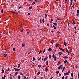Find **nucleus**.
I'll return each mask as SVG.
<instances>
[{"instance_id": "58", "label": "nucleus", "mask_w": 79, "mask_h": 79, "mask_svg": "<svg viewBox=\"0 0 79 79\" xmlns=\"http://www.w3.org/2000/svg\"><path fill=\"white\" fill-rule=\"evenodd\" d=\"M40 23H42V20H40Z\"/></svg>"}, {"instance_id": "33", "label": "nucleus", "mask_w": 79, "mask_h": 79, "mask_svg": "<svg viewBox=\"0 0 79 79\" xmlns=\"http://www.w3.org/2000/svg\"><path fill=\"white\" fill-rule=\"evenodd\" d=\"M45 49H44V51H43V53H45Z\"/></svg>"}, {"instance_id": "64", "label": "nucleus", "mask_w": 79, "mask_h": 79, "mask_svg": "<svg viewBox=\"0 0 79 79\" xmlns=\"http://www.w3.org/2000/svg\"><path fill=\"white\" fill-rule=\"evenodd\" d=\"M12 76V74H10V76Z\"/></svg>"}, {"instance_id": "19", "label": "nucleus", "mask_w": 79, "mask_h": 79, "mask_svg": "<svg viewBox=\"0 0 79 79\" xmlns=\"http://www.w3.org/2000/svg\"><path fill=\"white\" fill-rule=\"evenodd\" d=\"M59 71L58 70L57 71H56V73L57 74H58V73H59Z\"/></svg>"}, {"instance_id": "1", "label": "nucleus", "mask_w": 79, "mask_h": 79, "mask_svg": "<svg viewBox=\"0 0 79 79\" xmlns=\"http://www.w3.org/2000/svg\"><path fill=\"white\" fill-rule=\"evenodd\" d=\"M52 57L53 58H54V60H56V58H57V57H56V56H55V55L54 54H53V56H52Z\"/></svg>"}, {"instance_id": "24", "label": "nucleus", "mask_w": 79, "mask_h": 79, "mask_svg": "<svg viewBox=\"0 0 79 79\" xmlns=\"http://www.w3.org/2000/svg\"><path fill=\"white\" fill-rule=\"evenodd\" d=\"M22 6H20L19 7H18V10H19V9H20V8H22Z\"/></svg>"}, {"instance_id": "44", "label": "nucleus", "mask_w": 79, "mask_h": 79, "mask_svg": "<svg viewBox=\"0 0 79 79\" xmlns=\"http://www.w3.org/2000/svg\"><path fill=\"white\" fill-rule=\"evenodd\" d=\"M8 71H10V69L9 68H8L7 69Z\"/></svg>"}, {"instance_id": "55", "label": "nucleus", "mask_w": 79, "mask_h": 79, "mask_svg": "<svg viewBox=\"0 0 79 79\" xmlns=\"http://www.w3.org/2000/svg\"><path fill=\"white\" fill-rule=\"evenodd\" d=\"M76 16H79V14H77Z\"/></svg>"}, {"instance_id": "50", "label": "nucleus", "mask_w": 79, "mask_h": 79, "mask_svg": "<svg viewBox=\"0 0 79 79\" xmlns=\"http://www.w3.org/2000/svg\"><path fill=\"white\" fill-rule=\"evenodd\" d=\"M51 21H53V19H51Z\"/></svg>"}, {"instance_id": "45", "label": "nucleus", "mask_w": 79, "mask_h": 79, "mask_svg": "<svg viewBox=\"0 0 79 79\" xmlns=\"http://www.w3.org/2000/svg\"><path fill=\"white\" fill-rule=\"evenodd\" d=\"M62 79H64V76H63Z\"/></svg>"}, {"instance_id": "10", "label": "nucleus", "mask_w": 79, "mask_h": 79, "mask_svg": "<svg viewBox=\"0 0 79 79\" xmlns=\"http://www.w3.org/2000/svg\"><path fill=\"white\" fill-rule=\"evenodd\" d=\"M5 77H6V76H5V75H4V77H2V79H5Z\"/></svg>"}, {"instance_id": "12", "label": "nucleus", "mask_w": 79, "mask_h": 79, "mask_svg": "<svg viewBox=\"0 0 79 79\" xmlns=\"http://www.w3.org/2000/svg\"><path fill=\"white\" fill-rule=\"evenodd\" d=\"M49 52H51L52 51V49L51 48H49L48 49Z\"/></svg>"}, {"instance_id": "34", "label": "nucleus", "mask_w": 79, "mask_h": 79, "mask_svg": "<svg viewBox=\"0 0 79 79\" xmlns=\"http://www.w3.org/2000/svg\"><path fill=\"white\" fill-rule=\"evenodd\" d=\"M68 75V73H64V75Z\"/></svg>"}, {"instance_id": "43", "label": "nucleus", "mask_w": 79, "mask_h": 79, "mask_svg": "<svg viewBox=\"0 0 79 79\" xmlns=\"http://www.w3.org/2000/svg\"><path fill=\"white\" fill-rule=\"evenodd\" d=\"M41 59V57H40L38 59V60H39V61Z\"/></svg>"}, {"instance_id": "17", "label": "nucleus", "mask_w": 79, "mask_h": 79, "mask_svg": "<svg viewBox=\"0 0 79 79\" xmlns=\"http://www.w3.org/2000/svg\"><path fill=\"white\" fill-rule=\"evenodd\" d=\"M40 74V72L39 71V72H38L37 73V74L38 75H39V74Z\"/></svg>"}, {"instance_id": "27", "label": "nucleus", "mask_w": 79, "mask_h": 79, "mask_svg": "<svg viewBox=\"0 0 79 79\" xmlns=\"http://www.w3.org/2000/svg\"><path fill=\"white\" fill-rule=\"evenodd\" d=\"M42 22H43V23H45V21H44V19H42Z\"/></svg>"}, {"instance_id": "42", "label": "nucleus", "mask_w": 79, "mask_h": 79, "mask_svg": "<svg viewBox=\"0 0 79 79\" xmlns=\"http://www.w3.org/2000/svg\"><path fill=\"white\" fill-rule=\"evenodd\" d=\"M66 52L67 53H68L69 52L68 51V49H67L66 50Z\"/></svg>"}, {"instance_id": "26", "label": "nucleus", "mask_w": 79, "mask_h": 79, "mask_svg": "<svg viewBox=\"0 0 79 79\" xmlns=\"http://www.w3.org/2000/svg\"><path fill=\"white\" fill-rule=\"evenodd\" d=\"M60 61H59L58 63V64H57V65L58 66H59V65H60Z\"/></svg>"}, {"instance_id": "41", "label": "nucleus", "mask_w": 79, "mask_h": 79, "mask_svg": "<svg viewBox=\"0 0 79 79\" xmlns=\"http://www.w3.org/2000/svg\"><path fill=\"white\" fill-rule=\"evenodd\" d=\"M18 74V72H15V75H17Z\"/></svg>"}, {"instance_id": "51", "label": "nucleus", "mask_w": 79, "mask_h": 79, "mask_svg": "<svg viewBox=\"0 0 79 79\" xmlns=\"http://www.w3.org/2000/svg\"><path fill=\"white\" fill-rule=\"evenodd\" d=\"M67 78H68V76H66L65 78V79H67Z\"/></svg>"}, {"instance_id": "39", "label": "nucleus", "mask_w": 79, "mask_h": 79, "mask_svg": "<svg viewBox=\"0 0 79 79\" xmlns=\"http://www.w3.org/2000/svg\"><path fill=\"white\" fill-rule=\"evenodd\" d=\"M49 57L50 58H52V56H51V55H49Z\"/></svg>"}, {"instance_id": "46", "label": "nucleus", "mask_w": 79, "mask_h": 79, "mask_svg": "<svg viewBox=\"0 0 79 79\" xmlns=\"http://www.w3.org/2000/svg\"><path fill=\"white\" fill-rule=\"evenodd\" d=\"M35 58L34 57H33V61H35Z\"/></svg>"}, {"instance_id": "47", "label": "nucleus", "mask_w": 79, "mask_h": 79, "mask_svg": "<svg viewBox=\"0 0 79 79\" xmlns=\"http://www.w3.org/2000/svg\"><path fill=\"white\" fill-rule=\"evenodd\" d=\"M57 20H61V19L59 18H57Z\"/></svg>"}, {"instance_id": "63", "label": "nucleus", "mask_w": 79, "mask_h": 79, "mask_svg": "<svg viewBox=\"0 0 79 79\" xmlns=\"http://www.w3.org/2000/svg\"><path fill=\"white\" fill-rule=\"evenodd\" d=\"M74 28L75 29H76V27H74Z\"/></svg>"}, {"instance_id": "13", "label": "nucleus", "mask_w": 79, "mask_h": 79, "mask_svg": "<svg viewBox=\"0 0 79 79\" xmlns=\"http://www.w3.org/2000/svg\"><path fill=\"white\" fill-rule=\"evenodd\" d=\"M32 6H31V7H29V9L31 10V9H32Z\"/></svg>"}, {"instance_id": "54", "label": "nucleus", "mask_w": 79, "mask_h": 79, "mask_svg": "<svg viewBox=\"0 0 79 79\" xmlns=\"http://www.w3.org/2000/svg\"><path fill=\"white\" fill-rule=\"evenodd\" d=\"M69 24H70L69 22H68V26H69Z\"/></svg>"}, {"instance_id": "16", "label": "nucleus", "mask_w": 79, "mask_h": 79, "mask_svg": "<svg viewBox=\"0 0 79 79\" xmlns=\"http://www.w3.org/2000/svg\"><path fill=\"white\" fill-rule=\"evenodd\" d=\"M1 12L2 13H3V9H2L1 11Z\"/></svg>"}, {"instance_id": "32", "label": "nucleus", "mask_w": 79, "mask_h": 79, "mask_svg": "<svg viewBox=\"0 0 79 79\" xmlns=\"http://www.w3.org/2000/svg\"><path fill=\"white\" fill-rule=\"evenodd\" d=\"M19 67H20V64H18V68H19Z\"/></svg>"}, {"instance_id": "28", "label": "nucleus", "mask_w": 79, "mask_h": 79, "mask_svg": "<svg viewBox=\"0 0 79 79\" xmlns=\"http://www.w3.org/2000/svg\"><path fill=\"white\" fill-rule=\"evenodd\" d=\"M47 14H45V18L46 19L47 18Z\"/></svg>"}, {"instance_id": "37", "label": "nucleus", "mask_w": 79, "mask_h": 79, "mask_svg": "<svg viewBox=\"0 0 79 79\" xmlns=\"http://www.w3.org/2000/svg\"><path fill=\"white\" fill-rule=\"evenodd\" d=\"M25 44H23L22 45V47H25Z\"/></svg>"}, {"instance_id": "6", "label": "nucleus", "mask_w": 79, "mask_h": 79, "mask_svg": "<svg viewBox=\"0 0 79 79\" xmlns=\"http://www.w3.org/2000/svg\"><path fill=\"white\" fill-rule=\"evenodd\" d=\"M60 50H61L63 52H64V49H63L62 48H59Z\"/></svg>"}, {"instance_id": "31", "label": "nucleus", "mask_w": 79, "mask_h": 79, "mask_svg": "<svg viewBox=\"0 0 79 79\" xmlns=\"http://www.w3.org/2000/svg\"><path fill=\"white\" fill-rule=\"evenodd\" d=\"M53 42H54V40H52V41H51V44H53Z\"/></svg>"}, {"instance_id": "18", "label": "nucleus", "mask_w": 79, "mask_h": 79, "mask_svg": "<svg viewBox=\"0 0 79 79\" xmlns=\"http://www.w3.org/2000/svg\"><path fill=\"white\" fill-rule=\"evenodd\" d=\"M64 69H65V67H64L63 68V69L62 70V72H63V71H64Z\"/></svg>"}, {"instance_id": "8", "label": "nucleus", "mask_w": 79, "mask_h": 79, "mask_svg": "<svg viewBox=\"0 0 79 79\" xmlns=\"http://www.w3.org/2000/svg\"><path fill=\"white\" fill-rule=\"evenodd\" d=\"M45 70L46 72H47V71H48V69L47 68H45Z\"/></svg>"}, {"instance_id": "59", "label": "nucleus", "mask_w": 79, "mask_h": 79, "mask_svg": "<svg viewBox=\"0 0 79 79\" xmlns=\"http://www.w3.org/2000/svg\"><path fill=\"white\" fill-rule=\"evenodd\" d=\"M13 50L14 51H15V48H13Z\"/></svg>"}, {"instance_id": "25", "label": "nucleus", "mask_w": 79, "mask_h": 79, "mask_svg": "<svg viewBox=\"0 0 79 79\" xmlns=\"http://www.w3.org/2000/svg\"><path fill=\"white\" fill-rule=\"evenodd\" d=\"M59 45V44H56V47H57Z\"/></svg>"}, {"instance_id": "23", "label": "nucleus", "mask_w": 79, "mask_h": 79, "mask_svg": "<svg viewBox=\"0 0 79 79\" xmlns=\"http://www.w3.org/2000/svg\"><path fill=\"white\" fill-rule=\"evenodd\" d=\"M18 79H21V77H20V75H19L18 77Z\"/></svg>"}, {"instance_id": "60", "label": "nucleus", "mask_w": 79, "mask_h": 79, "mask_svg": "<svg viewBox=\"0 0 79 79\" xmlns=\"http://www.w3.org/2000/svg\"><path fill=\"white\" fill-rule=\"evenodd\" d=\"M68 73H70V70H69V71H68Z\"/></svg>"}, {"instance_id": "52", "label": "nucleus", "mask_w": 79, "mask_h": 79, "mask_svg": "<svg viewBox=\"0 0 79 79\" xmlns=\"http://www.w3.org/2000/svg\"><path fill=\"white\" fill-rule=\"evenodd\" d=\"M59 76H61V74L60 73H59Z\"/></svg>"}, {"instance_id": "22", "label": "nucleus", "mask_w": 79, "mask_h": 79, "mask_svg": "<svg viewBox=\"0 0 79 79\" xmlns=\"http://www.w3.org/2000/svg\"><path fill=\"white\" fill-rule=\"evenodd\" d=\"M64 44L65 46H66V42L65 41H64Z\"/></svg>"}, {"instance_id": "11", "label": "nucleus", "mask_w": 79, "mask_h": 79, "mask_svg": "<svg viewBox=\"0 0 79 79\" xmlns=\"http://www.w3.org/2000/svg\"><path fill=\"white\" fill-rule=\"evenodd\" d=\"M73 25H74V24H76V22L75 21H74L73 22Z\"/></svg>"}, {"instance_id": "49", "label": "nucleus", "mask_w": 79, "mask_h": 79, "mask_svg": "<svg viewBox=\"0 0 79 79\" xmlns=\"http://www.w3.org/2000/svg\"><path fill=\"white\" fill-rule=\"evenodd\" d=\"M72 8H74V5H73L72 6Z\"/></svg>"}, {"instance_id": "53", "label": "nucleus", "mask_w": 79, "mask_h": 79, "mask_svg": "<svg viewBox=\"0 0 79 79\" xmlns=\"http://www.w3.org/2000/svg\"><path fill=\"white\" fill-rule=\"evenodd\" d=\"M26 77L25 76L24 77L23 79H26Z\"/></svg>"}, {"instance_id": "38", "label": "nucleus", "mask_w": 79, "mask_h": 79, "mask_svg": "<svg viewBox=\"0 0 79 79\" xmlns=\"http://www.w3.org/2000/svg\"><path fill=\"white\" fill-rule=\"evenodd\" d=\"M2 73H4V70L3 69H2Z\"/></svg>"}, {"instance_id": "7", "label": "nucleus", "mask_w": 79, "mask_h": 79, "mask_svg": "<svg viewBox=\"0 0 79 79\" xmlns=\"http://www.w3.org/2000/svg\"><path fill=\"white\" fill-rule=\"evenodd\" d=\"M68 58V57H67V56L63 57V58H64L65 59H67V58Z\"/></svg>"}, {"instance_id": "61", "label": "nucleus", "mask_w": 79, "mask_h": 79, "mask_svg": "<svg viewBox=\"0 0 79 79\" xmlns=\"http://www.w3.org/2000/svg\"><path fill=\"white\" fill-rule=\"evenodd\" d=\"M72 5V2H70V5Z\"/></svg>"}, {"instance_id": "3", "label": "nucleus", "mask_w": 79, "mask_h": 79, "mask_svg": "<svg viewBox=\"0 0 79 79\" xmlns=\"http://www.w3.org/2000/svg\"><path fill=\"white\" fill-rule=\"evenodd\" d=\"M14 69L15 71H19L20 70V69H16V68H14Z\"/></svg>"}, {"instance_id": "62", "label": "nucleus", "mask_w": 79, "mask_h": 79, "mask_svg": "<svg viewBox=\"0 0 79 79\" xmlns=\"http://www.w3.org/2000/svg\"><path fill=\"white\" fill-rule=\"evenodd\" d=\"M29 15H30V13H28V16H29Z\"/></svg>"}, {"instance_id": "15", "label": "nucleus", "mask_w": 79, "mask_h": 79, "mask_svg": "<svg viewBox=\"0 0 79 79\" xmlns=\"http://www.w3.org/2000/svg\"><path fill=\"white\" fill-rule=\"evenodd\" d=\"M48 64V61H46V65L47 66Z\"/></svg>"}, {"instance_id": "56", "label": "nucleus", "mask_w": 79, "mask_h": 79, "mask_svg": "<svg viewBox=\"0 0 79 79\" xmlns=\"http://www.w3.org/2000/svg\"><path fill=\"white\" fill-rule=\"evenodd\" d=\"M30 33V32H28L27 33V34H29Z\"/></svg>"}, {"instance_id": "4", "label": "nucleus", "mask_w": 79, "mask_h": 79, "mask_svg": "<svg viewBox=\"0 0 79 79\" xmlns=\"http://www.w3.org/2000/svg\"><path fill=\"white\" fill-rule=\"evenodd\" d=\"M47 58H48V57H45L44 59V61H46L47 60Z\"/></svg>"}, {"instance_id": "29", "label": "nucleus", "mask_w": 79, "mask_h": 79, "mask_svg": "<svg viewBox=\"0 0 79 79\" xmlns=\"http://www.w3.org/2000/svg\"><path fill=\"white\" fill-rule=\"evenodd\" d=\"M35 2H33L32 4H31V5H34V4H35Z\"/></svg>"}, {"instance_id": "40", "label": "nucleus", "mask_w": 79, "mask_h": 79, "mask_svg": "<svg viewBox=\"0 0 79 79\" xmlns=\"http://www.w3.org/2000/svg\"><path fill=\"white\" fill-rule=\"evenodd\" d=\"M77 13H78V14H79V10H77Z\"/></svg>"}, {"instance_id": "36", "label": "nucleus", "mask_w": 79, "mask_h": 79, "mask_svg": "<svg viewBox=\"0 0 79 79\" xmlns=\"http://www.w3.org/2000/svg\"><path fill=\"white\" fill-rule=\"evenodd\" d=\"M38 67L39 68H41V65H38Z\"/></svg>"}, {"instance_id": "5", "label": "nucleus", "mask_w": 79, "mask_h": 79, "mask_svg": "<svg viewBox=\"0 0 79 79\" xmlns=\"http://www.w3.org/2000/svg\"><path fill=\"white\" fill-rule=\"evenodd\" d=\"M61 68H63V65H60V66L58 68V69H60Z\"/></svg>"}, {"instance_id": "57", "label": "nucleus", "mask_w": 79, "mask_h": 79, "mask_svg": "<svg viewBox=\"0 0 79 79\" xmlns=\"http://www.w3.org/2000/svg\"><path fill=\"white\" fill-rule=\"evenodd\" d=\"M20 75H22V76H23V74H22V73H20Z\"/></svg>"}, {"instance_id": "30", "label": "nucleus", "mask_w": 79, "mask_h": 79, "mask_svg": "<svg viewBox=\"0 0 79 79\" xmlns=\"http://www.w3.org/2000/svg\"><path fill=\"white\" fill-rule=\"evenodd\" d=\"M24 31V29H23L21 30L20 31V32H23Z\"/></svg>"}, {"instance_id": "9", "label": "nucleus", "mask_w": 79, "mask_h": 79, "mask_svg": "<svg viewBox=\"0 0 79 79\" xmlns=\"http://www.w3.org/2000/svg\"><path fill=\"white\" fill-rule=\"evenodd\" d=\"M7 56V54H4V57H6Z\"/></svg>"}, {"instance_id": "20", "label": "nucleus", "mask_w": 79, "mask_h": 79, "mask_svg": "<svg viewBox=\"0 0 79 79\" xmlns=\"http://www.w3.org/2000/svg\"><path fill=\"white\" fill-rule=\"evenodd\" d=\"M53 27H54V29L55 30V29H56V27H55V25H53Z\"/></svg>"}, {"instance_id": "14", "label": "nucleus", "mask_w": 79, "mask_h": 79, "mask_svg": "<svg viewBox=\"0 0 79 79\" xmlns=\"http://www.w3.org/2000/svg\"><path fill=\"white\" fill-rule=\"evenodd\" d=\"M53 24L55 26H57V24L56 23H53Z\"/></svg>"}, {"instance_id": "48", "label": "nucleus", "mask_w": 79, "mask_h": 79, "mask_svg": "<svg viewBox=\"0 0 79 79\" xmlns=\"http://www.w3.org/2000/svg\"><path fill=\"white\" fill-rule=\"evenodd\" d=\"M71 76L72 77H73V73H71Z\"/></svg>"}, {"instance_id": "2", "label": "nucleus", "mask_w": 79, "mask_h": 79, "mask_svg": "<svg viewBox=\"0 0 79 79\" xmlns=\"http://www.w3.org/2000/svg\"><path fill=\"white\" fill-rule=\"evenodd\" d=\"M63 54V53L61 52H60L58 53V55H59V57H60L61 55H62V54Z\"/></svg>"}, {"instance_id": "21", "label": "nucleus", "mask_w": 79, "mask_h": 79, "mask_svg": "<svg viewBox=\"0 0 79 79\" xmlns=\"http://www.w3.org/2000/svg\"><path fill=\"white\" fill-rule=\"evenodd\" d=\"M41 52H42V50H40L39 53V55H40V53H41Z\"/></svg>"}, {"instance_id": "35", "label": "nucleus", "mask_w": 79, "mask_h": 79, "mask_svg": "<svg viewBox=\"0 0 79 79\" xmlns=\"http://www.w3.org/2000/svg\"><path fill=\"white\" fill-rule=\"evenodd\" d=\"M67 62H68V60H65L64 61V63L65 64L66 63H67Z\"/></svg>"}]
</instances>
